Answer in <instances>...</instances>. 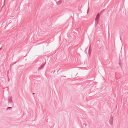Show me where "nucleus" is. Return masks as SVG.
Segmentation results:
<instances>
[{
	"label": "nucleus",
	"instance_id": "nucleus-1",
	"mask_svg": "<svg viewBox=\"0 0 128 128\" xmlns=\"http://www.w3.org/2000/svg\"><path fill=\"white\" fill-rule=\"evenodd\" d=\"M100 15L99 14H98L96 16V18L95 20L96 21V25L98 23V20L99 19V18H100Z\"/></svg>",
	"mask_w": 128,
	"mask_h": 128
},
{
	"label": "nucleus",
	"instance_id": "nucleus-2",
	"mask_svg": "<svg viewBox=\"0 0 128 128\" xmlns=\"http://www.w3.org/2000/svg\"><path fill=\"white\" fill-rule=\"evenodd\" d=\"M110 123L111 125H112L113 124V117L112 116L110 117L109 120Z\"/></svg>",
	"mask_w": 128,
	"mask_h": 128
},
{
	"label": "nucleus",
	"instance_id": "nucleus-3",
	"mask_svg": "<svg viewBox=\"0 0 128 128\" xmlns=\"http://www.w3.org/2000/svg\"><path fill=\"white\" fill-rule=\"evenodd\" d=\"M44 64L42 65H41L40 67L38 69V70H41L44 67Z\"/></svg>",
	"mask_w": 128,
	"mask_h": 128
},
{
	"label": "nucleus",
	"instance_id": "nucleus-4",
	"mask_svg": "<svg viewBox=\"0 0 128 128\" xmlns=\"http://www.w3.org/2000/svg\"><path fill=\"white\" fill-rule=\"evenodd\" d=\"M90 46L89 47V50H88V53L89 54H90Z\"/></svg>",
	"mask_w": 128,
	"mask_h": 128
},
{
	"label": "nucleus",
	"instance_id": "nucleus-5",
	"mask_svg": "<svg viewBox=\"0 0 128 128\" xmlns=\"http://www.w3.org/2000/svg\"><path fill=\"white\" fill-rule=\"evenodd\" d=\"M84 124L85 125V126H86V124Z\"/></svg>",
	"mask_w": 128,
	"mask_h": 128
},
{
	"label": "nucleus",
	"instance_id": "nucleus-6",
	"mask_svg": "<svg viewBox=\"0 0 128 128\" xmlns=\"http://www.w3.org/2000/svg\"><path fill=\"white\" fill-rule=\"evenodd\" d=\"M34 94V93H32V94Z\"/></svg>",
	"mask_w": 128,
	"mask_h": 128
}]
</instances>
